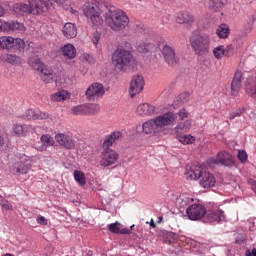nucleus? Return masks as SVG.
<instances>
[{"label":"nucleus","instance_id":"a878e982","mask_svg":"<svg viewBox=\"0 0 256 256\" xmlns=\"http://www.w3.org/2000/svg\"><path fill=\"white\" fill-rule=\"evenodd\" d=\"M231 30L227 24H220L216 29V35L219 39H227Z\"/></svg>","mask_w":256,"mask_h":256},{"label":"nucleus","instance_id":"680f3d73","mask_svg":"<svg viewBox=\"0 0 256 256\" xmlns=\"http://www.w3.org/2000/svg\"><path fill=\"white\" fill-rule=\"evenodd\" d=\"M3 15H5V9L0 5V17H3Z\"/></svg>","mask_w":256,"mask_h":256},{"label":"nucleus","instance_id":"c756f323","mask_svg":"<svg viewBox=\"0 0 256 256\" xmlns=\"http://www.w3.org/2000/svg\"><path fill=\"white\" fill-rule=\"evenodd\" d=\"M194 201L193 198L182 194L178 199H177V205L179 209H185V207H189L191 205V202Z\"/></svg>","mask_w":256,"mask_h":256},{"label":"nucleus","instance_id":"09e8293b","mask_svg":"<svg viewBox=\"0 0 256 256\" xmlns=\"http://www.w3.org/2000/svg\"><path fill=\"white\" fill-rule=\"evenodd\" d=\"M82 59H83V61H86L87 63H90V65L95 63V58H93L92 55L87 54V53H84L82 55Z\"/></svg>","mask_w":256,"mask_h":256},{"label":"nucleus","instance_id":"39448f33","mask_svg":"<svg viewBox=\"0 0 256 256\" xmlns=\"http://www.w3.org/2000/svg\"><path fill=\"white\" fill-rule=\"evenodd\" d=\"M112 63L118 71H127L133 63V55L125 49H117L112 54Z\"/></svg>","mask_w":256,"mask_h":256},{"label":"nucleus","instance_id":"c9c22d12","mask_svg":"<svg viewBox=\"0 0 256 256\" xmlns=\"http://www.w3.org/2000/svg\"><path fill=\"white\" fill-rule=\"evenodd\" d=\"M5 61L7 63H10L11 65H20L21 64V58L15 54H6L4 55Z\"/></svg>","mask_w":256,"mask_h":256},{"label":"nucleus","instance_id":"2f4dec72","mask_svg":"<svg viewBox=\"0 0 256 256\" xmlns=\"http://www.w3.org/2000/svg\"><path fill=\"white\" fill-rule=\"evenodd\" d=\"M23 119L31 121V119H43V116L41 115V111L30 109L25 112Z\"/></svg>","mask_w":256,"mask_h":256},{"label":"nucleus","instance_id":"473e14b6","mask_svg":"<svg viewBox=\"0 0 256 256\" xmlns=\"http://www.w3.org/2000/svg\"><path fill=\"white\" fill-rule=\"evenodd\" d=\"M191 129L190 120H186L184 122H180L174 128L175 133H187V131Z\"/></svg>","mask_w":256,"mask_h":256},{"label":"nucleus","instance_id":"4d7b16f0","mask_svg":"<svg viewBox=\"0 0 256 256\" xmlns=\"http://www.w3.org/2000/svg\"><path fill=\"white\" fill-rule=\"evenodd\" d=\"M120 235H131V229L129 228L120 229Z\"/></svg>","mask_w":256,"mask_h":256},{"label":"nucleus","instance_id":"6ab92c4d","mask_svg":"<svg viewBox=\"0 0 256 256\" xmlns=\"http://www.w3.org/2000/svg\"><path fill=\"white\" fill-rule=\"evenodd\" d=\"M241 79H243V74L241 73V70H237L231 82V95H233V97H237L239 95Z\"/></svg>","mask_w":256,"mask_h":256},{"label":"nucleus","instance_id":"0e129e2a","mask_svg":"<svg viewBox=\"0 0 256 256\" xmlns=\"http://www.w3.org/2000/svg\"><path fill=\"white\" fill-rule=\"evenodd\" d=\"M161 221H163V216L158 217L157 223H161Z\"/></svg>","mask_w":256,"mask_h":256},{"label":"nucleus","instance_id":"de8ad7c7","mask_svg":"<svg viewBox=\"0 0 256 256\" xmlns=\"http://www.w3.org/2000/svg\"><path fill=\"white\" fill-rule=\"evenodd\" d=\"M0 205L2 206V209H5L6 211H13V205L7 200H1Z\"/></svg>","mask_w":256,"mask_h":256},{"label":"nucleus","instance_id":"20e7f679","mask_svg":"<svg viewBox=\"0 0 256 256\" xmlns=\"http://www.w3.org/2000/svg\"><path fill=\"white\" fill-rule=\"evenodd\" d=\"M45 9H47V3L41 0H29V5L19 3L14 5V13L17 15H25V13L39 15L45 13Z\"/></svg>","mask_w":256,"mask_h":256},{"label":"nucleus","instance_id":"aec40b11","mask_svg":"<svg viewBox=\"0 0 256 256\" xmlns=\"http://www.w3.org/2000/svg\"><path fill=\"white\" fill-rule=\"evenodd\" d=\"M41 145L36 146L37 151L43 153V151H47L48 147H53L55 145V140L51 138L49 134H43L40 137Z\"/></svg>","mask_w":256,"mask_h":256},{"label":"nucleus","instance_id":"052dcab7","mask_svg":"<svg viewBox=\"0 0 256 256\" xmlns=\"http://www.w3.org/2000/svg\"><path fill=\"white\" fill-rule=\"evenodd\" d=\"M137 50H138L140 53H145V51L147 50V48H145V46H138V47H137Z\"/></svg>","mask_w":256,"mask_h":256},{"label":"nucleus","instance_id":"7ed1b4c3","mask_svg":"<svg viewBox=\"0 0 256 256\" xmlns=\"http://www.w3.org/2000/svg\"><path fill=\"white\" fill-rule=\"evenodd\" d=\"M190 45L198 57H205L211 51V36L209 34H193L190 37Z\"/></svg>","mask_w":256,"mask_h":256},{"label":"nucleus","instance_id":"f257e3e1","mask_svg":"<svg viewBox=\"0 0 256 256\" xmlns=\"http://www.w3.org/2000/svg\"><path fill=\"white\" fill-rule=\"evenodd\" d=\"M184 175L186 179H191V181H197V179H200L199 184L204 189H211V187H215V183H217L215 176L210 172H203V167L199 165L191 166L189 170H186Z\"/></svg>","mask_w":256,"mask_h":256},{"label":"nucleus","instance_id":"9d476101","mask_svg":"<svg viewBox=\"0 0 256 256\" xmlns=\"http://www.w3.org/2000/svg\"><path fill=\"white\" fill-rule=\"evenodd\" d=\"M86 98L88 101H97L99 97L105 95V87L101 83H93L85 91Z\"/></svg>","mask_w":256,"mask_h":256},{"label":"nucleus","instance_id":"79ce46f5","mask_svg":"<svg viewBox=\"0 0 256 256\" xmlns=\"http://www.w3.org/2000/svg\"><path fill=\"white\" fill-rule=\"evenodd\" d=\"M213 55L216 59H221L225 55V46H218L213 49Z\"/></svg>","mask_w":256,"mask_h":256},{"label":"nucleus","instance_id":"ddd939ff","mask_svg":"<svg viewBox=\"0 0 256 256\" xmlns=\"http://www.w3.org/2000/svg\"><path fill=\"white\" fill-rule=\"evenodd\" d=\"M177 119V115L173 112H166L154 118L156 125L158 126L159 131H162L164 127H169L173 125Z\"/></svg>","mask_w":256,"mask_h":256},{"label":"nucleus","instance_id":"4be33fe9","mask_svg":"<svg viewBox=\"0 0 256 256\" xmlns=\"http://www.w3.org/2000/svg\"><path fill=\"white\" fill-rule=\"evenodd\" d=\"M193 21H195V17L189 11H180L177 14V23H180V25H191Z\"/></svg>","mask_w":256,"mask_h":256},{"label":"nucleus","instance_id":"bb28decb","mask_svg":"<svg viewBox=\"0 0 256 256\" xmlns=\"http://www.w3.org/2000/svg\"><path fill=\"white\" fill-rule=\"evenodd\" d=\"M229 0H206V3L211 11H217L227 5Z\"/></svg>","mask_w":256,"mask_h":256},{"label":"nucleus","instance_id":"1a4fd4ad","mask_svg":"<svg viewBox=\"0 0 256 256\" xmlns=\"http://www.w3.org/2000/svg\"><path fill=\"white\" fill-rule=\"evenodd\" d=\"M206 213L207 209L202 204H191L186 208V215L190 221H199Z\"/></svg>","mask_w":256,"mask_h":256},{"label":"nucleus","instance_id":"72a5a7b5","mask_svg":"<svg viewBox=\"0 0 256 256\" xmlns=\"http://www.w3.org/2000/svg\"><path fill=\"white\" fill-rule=\"evenodd\" d=\"M245 93L247 95H249V97L256 99V84H255V82H251L249 80L246 82Z\"/></svg>","mask_w":256,"mask_h":256},{"label":"nucleus","instance_id":"37998d69","mask_svg":"<svg viewBox=\"0 0 256 256\" xmlns=\"http://www.w3.org/2000/svg\"><path fill=\"white\" fill-rule=\"evenodd\" d=\"M244 113V108H238L237 110L230 112L229 119L233 121V119H235L236 117H241Z\"/></svg>","mask_w":256,"mask_h":256},{"label":"nucleus","instance_id":"0eeeda50","mask_svg":"<svg viewBox=\"0 0 256 256\" xmlns=\"http://www.w3.org/2000/svg\"><path fill=\"white\" fill-rule=\"evenodd\" d=\"M206 165H208V167H212V165H221L222 167L233 169V167H237V162L233 154L228 151H220L217 153L216 157L209 158L206 161Z\"/></svg>","mask_w":256,"mask_h":256},{"label":"nucleus","instance_id":"e2e57ef3","mask_svg":"<svg viewBox=\"0 0 256 256\" xmlns=\"http://www.w3.org/2000/svg\"><path fill=\"white\" fill-rule=\"evenodd\" d=\"M150 227H152L153 229H155V227H156V224L153 221V219H151V221H150Z\"/></svg>","mask_w":256,"mask_h":256},{"label":"nucleus","instance_id":"bf43d9fd","mask_svg":"<svg viewBox=\"0 0 256 256\" xmlns=\"http://www.w3.org/2000/svg\"><path fill=\"white\" fill-rule=\"evenodd\" d=\"M246 256H256V248H253L252 251L247 250Z\"/></svg>","mask_w":256,"mask_h":256},{"label":"nucleus","instance_id":"dca6fc26","mask_svg":"<svg viewBox=\"0 0 256 256\" xmlns=\"http://www.w3.org/2000/svg\"><path fill=\"white\" fill-rule=\"evenodd\" d=\"M204 216L205 223H223L225 221V212L221 209L206 210Z\"/></svg>","mask_w":256,"mask_h":256},{"label":"nucleus","instance_id":"e433bc0d","mask_svg":"<svg viewBox=\"0 0 256 256\" xmlns=\"http://www.w3.org/2000/svg\"><path fill=\"white\" fill-rule=\"evenodd\" d=\"M179 142L182 143V145H193L195 136H192L191 134L182 135L179 137Z\"/></svg>","mask_w":256,"mask_h":256},{"label":"nucleus","instance_id":"9b49d317","mask_svg":"<svg viewBox=\"0 0 256 256\" xmlns=\"http://www.w3.org/2000/svg\"><path fill=\"white\" fill-rule=\"evenodd\" d=\"M84 15L87 17V19H90L93 25H101V23H103V19H101V13L97 5H87L84 8Z\"/></svg>","mask_w":256,"mask_h":256},{"label":"nucleus","instance_id":"603ef678","mask_svg":"<svg viewBox=\"0 0 256 256\" xmlns=\"http://www.w3.org/2000/svg\"><path fill=\"white\" fill-rule=\"evenodd\" d=\"M178 117H179V119H181V121H183V119H187L189 117V112H187V110H185V108H182L178 112Z\"/></svg>","mask_w":256,"mask_h":256},{"label":"nucleus","instance_id":"864d4df0","mask_svg":"<svg viewBox=\"0 0 256 256\" xmlns=\"http://www.w3.org/2000/svg\"><path fill=\"white\" fill-rule=\"evenodd\" d=\"M36 223H38V225H47V219L45 218V216L39 215L36 218Z\"/></svg>","mask_w":256,"mask_h":256},{"label":"nucleus","instance_id":"423d86ee","mask_svg":"<svg viewBox=\"0 0 256 256\" xmlns=\"http://www.w3.org/2000/svg\"><path fill=\"white\" fill-rule=\"evenodd\" d=\"M16 162L10 166V171L13 175H27L33 166V156L25 154L16 155Z\"/></svg>","mask_w":256,"mask_h":256},{"label":"nucleus","instance_id":"4c0bfd02","mask_svg":"<svg viewBox=\"0 0 256 256\" xmlns=\"http://www.w3.org/2000/svg\"><path fill=\"white\" fill-rule=\"evenodd\" d=\"M114 143L115 142L113 140V137L110 134L106 136L102 144L103 151H107V149H111Z\"/></svg>","mask_w":256,"mask_h":256},{"label":"nucleus","instance_id":"a211bd4d","mask_svg":"<svg viewBox=\"0 0 256 256\" xmlns=\"http://www.w3.org/2000/svg\"><path fill=\"white\" fill-rule=\"evenodd\" d=\"M55 141L65 149H75V140L67 134H63V133L56 134Z\"/></svg>","mask_w":256,"mask_h":256},{"label":"nucleus","instance_id":"4468645a","mask_svg":"<svg viewBox=\"0 0 256 256\" xmlns=\"http://www.w3.org/2000/svg\"><path fill=\"white\" fill-rule=\"evenodd\" d=\"M10 31H25V25L18 21H4L0 19V33H10Z\"/></svg>","mask_w":256,"mask_h":256},{"label":"nucleus","instance_id":"49530a36","mask_svg":"<svg viewBox=\"0 0 256 256\" xmlns=\"http://www.w3.org/2000/svg\"><path fill=\"white\" fill-rule=\"evenodd\" d=\"M237 157L240 162L247 163V152L245 150H239Z\"/></svg>","mask_w":256,"mask_h":256},{"label":"nucleus","instance_id":"5fc2aeb1","mask_svg":"<svg viewBox=\"0 0 256 256\" xmlns=\"http://www.w3.org/2000/svg\"><path fill=\"white\" fill-rule=\"evenodd\" d=\"M255 21H256V12H254V13L251 15V19H250V21H249V23H248V25H249L248 31H251V29H252V27H253V23H255Z\"/></svg>","mask_w":256,"mask_h":256},{"label":"nucleus","instance_id":"f3484780","mask_svg":"<svg viewBox=\"0 0 256 256\" xmlns=\"http://www.w3.org/2000/svg\"><path fill=\"white\" fill-rule=\"evenodd\" d=\"M161 53L167 64L177 65V63H179V57L175 54V49H173V47L164 44L161 49Z\"/></svg>","mask_w":256,"mask_h":256},{"label":"nucleus","instance_id":"f03ea898","mask_svg":"<svg viewBox=\"0 0 256 256\" xmlns=\"http://www.w3.org/2000/svg\"><path fill=\"white\" fill-rule=\"evenodd\" d=\"M105 21L112 31H123L129 25V17L125 11L115 7L108 9L105 14Z\"/></svg>","mask_w":256,"mask_h":256},{"label":"nucleus","instance_id":"cd10ccee","mask_svg":"<svg viewBox=\"0 0 256 256\" xmlns=\"http://www.w3.org/2000/svg\"><path fill=\"white\" fill-rule=\"evenodd\" d=\"M13 37L11 36H2L0 37V49H6L7 51H11L13 47Z\"/></svg>","mask_w":256,"mask_h":256},{"label":"nucleus","instance_id":"69168bd1","mask_svg":"<svg viewBox=\"0 0 256 256\" xmlns=\"http://www.w3.org/2000/svg\"><path fill=\"white\" fill-rule=\"evenodd\" d=\"M4 256H13L12 254H10V253H7V254H5Z\"/></svg>","mask_w":256,"mask_h":256},{"label":"nucleus","instance_id":"b1692460","mask_svg":"<svg viewBox=\"0 0 256 256\" xmlns=\"http://www.w3.org/2000/svg\"><path fill=\"white\" fill-rule=\"evenodd\" d=\"M62 32L66 39H75L77 37V27L71 22L64 25Z\"/></svg>","mask_w":256,"mask_h":256},{"label":"nucleus","instance_id":"6e6d98bb","mask_svg":"<svg viewBox=\"0 0 256 256\" xmlns=\"http://www.w3.org/2000/svg\"><path fill=\"white\" fill-rule=\"evenodd\" d=\"M180 99L183 101V103H187V101H189V93L184 92L180 94Z\"/></svg>","mask_w":256,"mask_h":256},{"label":"nucleus","instance_id":"58836bf2","mask_svg":"<svg viewBox=\"0 0 256 256\" xmlns=\"http://www.w3.org/2000/svg\"><path fill=\"white\" fill-rule=\"evenodd\" d=\"M95 113H99V105L86 104V115H95Z\"/></svg>","mask_w":256,"mask_h":256},{"label":"nucleus","instance_id":"c03bdc74","mask_svg":"<svg viewBox=\"0 0 256 256\" xmlns=\"http://www.w3.org/2000/svg\"><path fill=\"white\" fill-rule=\"evenodd\" d=\"M67 0H41L42 3H46L47 6L45 8V11L49 9L50 5H53L54 3H57V5H63Z\"/></svg>","mask_w":256,"mask_h":256},{"label":"nucleus","instance_id":"6e6552de","mask_svg":"<svg viewBox=\"0 0 256 256\" xmlns=\"http://www.w3.org/2000/svg\"><path fill=\"white\" fill-rule=\"evenodd\" d=\"M28 63L34 68L35 71H39L40 77L44 83H53V79H55V73L53 72V69L43 64L41 59L30 58Z\"/></svg>","mask_w":256,"mask_h":256},{"label":"nucleus","instance_id":"a18cd8bd","mask_svg":"<svg viewBox=\"0 0 256 256\" xmlns=\"http://www.w3.org/2000/svg\"><path fill=\"white\" fill-rule=\"evenodd\" d=\"M13 131L15 135H17L18 137H21L23 133H25V128H23V125L21 124H15L13 126Z\"/></svg>","mask_w":256,"mask_h":256},{"label":"nucleus","instance_id":"5701e85b","mask_svg":"<svg viewBox=\"0 0 256 256\" xmlns=\"http://www.w3.org/2000/svg\"><path fill=\"white\" fill-rule=\"evenodd\" d=\"M142 130L146 135H151L152 133L155 135V133H159L160 131L157 123L155 122V118L143 123Z\"/></svg>","mask_w":256,"mask_h":256},{"label":"nucleus","instance_id":"13d9d810","mask_svg":"<svg viewBox=\"0 0 256 256\" xmlns=\"http://www.w3.org/2000/svg\"><path fill=\"white\" fill-rule=\"evenodd\" d=\"M100 39H101V36H99V34H96V35H94L93 38H92V43H93L94 45H98Z\"/></svg>","mask_w":256,"mask_h":256},{"label":"nucleus","instance_id":"ea45409f","mask_svg":"<svg viewBox=\"0 0 256 256\" xmlns=\"http://www.w3.org/2000/svg\"><path fill=\"white\" fill-rule=\"evenodd\" d=\"M121 223L115 222L108 225V230L110 233H115L116 235H120L121 233Z\"/></svg>","mask_w":256,"mask_h":256},{"label":"nucleus","instance_id":"c85d7f7f","mask_svg":"<svg viewBox=\"0 0 256 256\" xmlns=\"http://www.w3.org/2000/svg\"><path fill=\"white\" fill-rule=\"evenodd\" d=\"M25 40L21 38H14L11 51L14 53H21L25 50Z\"/></svg>","mask_w":256,"mask_h":256},{"label":"nucleus","instance_id":"a19ab883","mask_svg":"<svg viewBox=\"0 0 256 256\" xmlns=\"http://www.w3.org/2000/svg\"><path fill=\"white\" fill-rule=\"evenodd\" d=\"M73 115H87L86 105H79L72 108Z\"/></svg>","mask_w":256,"mask_h":256},{"label":"nucleus","instance_id":"3c124183","mask_svg":"<svg viewBox=\"0 0 256 256\" xmlns=\"http://www.w3.org/2000/svg\"><path fill=\"white\" fill-rule=\"evenodd\" d=\"M247 238L243 234H237L235 243L237 245H243V243H246Z\"/></svg>","mask_w":256,"mask_h":256},{"label":"nucleus","instance_id":"2eb2a0df","mask_svg":"<svg viewBox=\"0 0 256 256\" xmlns=\"http://www.w3.org/2000/svg\"><path fill=\"white\" fill-rule=\"evenodd\" d=\"M145 87V80H143V76L136 75L133 76L131 82H130V88L129 93L130 97H135V95H139L141 91H143V88Z\"/></svg>","mask_w":256,"mask_h":256},{"label":"nucleus","instance_id":"7c9ffc66","mask_svg":"<svg viewBox=\"0 0 256 256\" xmlns=\"http://www.w3.org/2000/svg\"><path fill=\"white\" fill-rule=\"evenodd\" d=\"M73 177L80 187H84V185H86L87 179L85 178V173H83V171L74 170Z\"/></svg>","mask_w":256,"mask_h":256},{"label":"nucleus","instance_id":"8fccbe9b","mask_svg":"<svg viewBox=\"0 0 256 256\" xmlns=\"http://www.w3.org/2000/svg\"><path fill=\"white\" fill-rule=\"evenodd\" d=\"M110 137H112L115 143V141H119V139L123 137V133H121V131H114L110 134Z\"/></svg>","mask_w":256,"mask_h":256},{"label":"nucleus","instance_id":"412c9836","mask_svg":"<svg viewBox=\"0 0 256 256\" xmlns=\"http://www.w3.org/2000/svg\"><path fill=\"white\" fill-rule=\"evenodd\" d=\"M136 111L141 117H151V115H155V106L149 103H143L137 107Z\"/></svg>","mask_w":256,"mask_h":256},{"label":"nucleus","instance_id":"f704fd0d","mask_svg":"<svg viewBox=\"0 0 256 256\" xmlns=\"http://www.w3.org/2000/svg\"><path fill=\"white\" fill-rule=\"evenodd\" d=\"M69 97V92L67 90H60L53 95H51V100L60 102V101H65Z\"/></svg>","mask_w":256,"mask_h":256},{"label":"nucleus","instance_id":"338daca9","mask_svg":"<svg viewBox=\"0 0 256 256\" xmlns=\"http://www.w3.org/2000/svg\"><path fill=\"white\" fill-rule=\"evenodd\" d=\"M133 227H135V225L130 226V231H131V229H133Z\"/></svg>","mask_w":256,"mask_h":256},{"label":"nucleus","instance_id":"393cba45","mask_svg":"<svg viewBox=\"0 0 256 256\" xmlns=\"http://www.w3.org/2000/svg\"><path fill=\"white\" fill-rule=\"evenodd\" d=\"M62 54L64 57H68V59H75L77 56V50L73 44H66L61 48Z\"/></svg>","mask_w":256,"mask_h":256},{"label":"nucleus","instance_id":"f8f14e48","mask_svg":"<svg viewBox=\"0 0 256 256\" xmlns=\"http://www.w3.org/2000/svg\"><path fill=\"white\" fill-rule=\"evenodd\" d=\"M119 161V153L113 149L103 150L100 160L101 167H111Z\"/></svg>","mask_w":256,"mask_h":256}]
</instances>
